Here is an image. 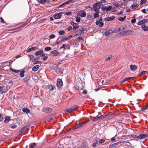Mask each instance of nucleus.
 <instances>
[{
  "label": "nucleus",
  "instance_id": "1",
  "mask_svg": "<svg viewBox=\"0 0 148 148\" xmlns=\"http://www.w3.org/2000/svg\"><path fill=\"white\" fill-rule=\"evenodd\" d=\"M114 28L108 29L104 32V34L107 36H109L110 35L114 32Z\"/></svg>",
  "mask_w": 148,
  "mask_h": 148
},
{
  "label": "nucleus",
  "instance_id": "2",
  "mask_svg": "<svg viewBox=\"0 0 148 148\" xmlns=\"http://www.w3.org/2000/svg\"><path fill=\"white\" fill-rule=\"evenodd\" d=\"M71 38H58L56 41V44L58 45L61 42H64L66 40H70Z\"/></svg>",
  "mask_w": 148,
  "mask_h": 148
},
{
  "label": "nucleus",
  "instance_id": "3",
  "mask_svg": "<svg viewBox=\"0 0 148 148\" xmlns=\"http://www.w3.org/2000/svg\"><path fill=\"white\" fill-rule=\"evenodd\" d=\"M101 5L100 3H98V2L95 3L93 5V8L95 12H99L98 10L100 7Z\"/></svg>",
  "mask_w": 148,
  "mask_h": 148
},
{
  "label": "nucleus",
  "instance_id": "4",
  "mask_svg": "<svg viewBox=\"0 0 148 148\" xmlns=\"http://www.w3.org/2000/svg\"><path fill=\"white\" fill-rule=\"evenodd\" d=\"M42 110L46 113H49L52 112V109L49 107H45L43 108Z\"/></svg>",
  "mask_w": 148,
  "mask_h": 148
},
{
  "label": "nucleus",
  "instance_id": "5",
  "mask_svg": "<svg viewBox=\"0 0 148 148\" xmlns=\"http://www.w3.org/2000/svg\"><path fill=\"white\" fill-rule=\"evenodd\" d=\"M9 88H8L7 86H2L1 90H0L1 93L3 94V93L6 92L9 89Z\"/></svg>",
  "mask_w": 148,
  "mask_h": 148
},
{
  "label": "nucleus",
  "instance_id": "6",
  "mask_svg": "<svg viewBox=\"0 0 148 148\" xmlns=\"http://www.w3.org/2000/svg\"><path fill=\"white\" fill-rule=\"evenodd\" d=\"M132 31L130 30H125L120 32V34L123 36H126L130 34Z\"/></svg>",
  "mask_w": 148,
  "mask_h": 148
},
{
  "label": "nucleus",
  "instance_id": "7",
  "mask_svg": "<svg viewBox=\"0 0 148 148\" xmlns=\"http://www.w3.org/2000/svg\"><path fill=\"white\" fill-rule=\"evenodd\" d=\"M63 13L62 12H60L56 13L53 15L54 18L55 19H59L60 18L61 16V14Z\"/></svg>",
  "mask_w": 148,
  "mask_h": 148
},
{
  "label": "nucleus",
  "instance_id": "8",
  "mask_svg": "<svg viewBox=\"0 0 148 148\" xmlns=\"http://www.w3.org/2000/svg\"><path fill=\"white\" fill-rule=\"evenodd\" d=\"M56 85L58 87H61L63 84V82L62 80L60 78H58L57 81Z\"/></svg>",
  "mask_w": 148,
  "mask_h": 148
},
{
  "label": "nucleus",
  "instance_id": "9",
  "mask_svg": "<svg viewBox=\"0 0 148 148\" xmlns=\"http://www.w3.org/2000/svg\"><path fill=\"white\" fill-rule=\"evenodd\" d=\"M148 135L147 134H141L138 136V140L139 139H143L145 138Z\"/></svg>",
  "mask_w": 148,
  "mask_h": 148
},
{
  "label": "nucleus",
  "instance_id": "10",
  "mask_svg": "<svg viewBox=\"0 0 148 148\" xmlns=\"http://www.w3.org/2000/svg\"><path fill=\"white\" fill-rule=\"evenodd\" d=\"M123 141H120L117 143H114L110 146V148H116V146L120 144L123 143Z\"/></svg>",
  "mask_w": 148,
  "mask_h": 148
},
{
  "label": "nucleus",
  "instance_id": "11",
  "mask_svg": "<svg viewBox=\"0 0 148 148\" xmlns=\"http://www.w3.org/2000/svg\"><path fill=\"white\" fill-rule=\"evenodd\" d=\"M78 33L80 35H81L84 33H86V30L84 28H82L78 31Z\"/></svg>",
  "mask_w": 148,
  "mask_h": 148
},
{
  "label": "nucleus",
  "instance_id": "12",
  "mask_svg": "<svg viewBox=\"0 0 148 148\" xmlns=\"http://www.w3.org/2000/svg\"><path fill=\"white\" fill-rule=\"evenodd\" d=\"M54 70L58 74H61L63 73L62 71H61L60 68L57 67H55Z\"/></svg>",
  "mask_w": 148,
  "mask_h": 148
},
{
  "label": "nucleus",
  "instance_id": "13",
  "mask_svg": "<svg viewBox=\"0 0 148 148\" xmlns=\"http://www.w3.org/2000/svg\"><path fill=\"white\" fill-rule=\"evenodd\" d=\"M115 17L114 16L108 17L105 18V20L107 21H112L114 20Z\"/></svg>",
  "mask_w": 148,
  "mask_h": 148
},
{
  "label": "nucleus",
  "instance_id": "14",
  "mask_svg": "<svg viewBox=\"0 0 148 148\" xmlns=\"http://www.w3.org/2000/svg\"><path fill=\"white\" fill-rule=\"evenodd\" d=\"M48 88L50 91H53L56 89L55 86L52 85H49L48 86Z\"/></svg>",
  "mask_w": 148,
  "mask_h": 148
},
{
  "label": "nucleus",
  "instance_id": "15",
  "mask_svg": "<svg viewBox=\"0 0 148 148\" xmlns=\"http://www.w3.org/2000/svg\"><path fill=\"white\" fill-rule=\"evenodd\" d=\"M137 66L136 65H131L130 66L131 70L133 71H135L137 69Z\"/></svg>",
  "mask_w": 148,
  "mask_h": 148
},
{
  "label": "nucleus",
  "instance_id": "16",
  "mask_svg": "<svg viewBox=\"0 0 148 148\" xmlns=\"http://www.w3.org/2000/svg\"><path fill=\"white\" fill-rule=\"evenodd\" d=\"M96 24L97 25H98L99 24V27H102L103 26L104 23L102 22H99V21H98L97 20L96 22Z\"/></svg>",
  "mask_w": 148,
  "mask_h": 148
},
{
  "label": "nucleus",
  "instance_id": "17",
  "mask_svg": "<svg viewBox=\"0 0 148 148\" xmlns=\"http://www.w3.org/2000/svg\"><path fill=\"white\" fill-rule=\"evenodd\" d=\"M81 146L82 147H86L88 146V144L85 141H83L81 143Z\"/></svg>",
  "mask_w": 148,
  "mask_h": 148
},
{
  "label": "nucleus",
  "instance_id": "18",
  "mask_svg": "<svg viewBox=\"0 0 148 148\" xmlns=\"http://www.w3.org/2000/svg\"><path fill=\"white\" fill-rule=\"evenodd\" d=\"M22 110L23 112L26 113H29L30 112V110L29 109L27 108H23Z\"/></svg>",
  "mask_w": 148,
  "mask_h": 148
},
{
  "label": "nucleus",
  "instance_id": "19",
  "mask_svg": "<svg viewBox=\"0 0 148 148\" xmlns=\"http://www.w3.org/2000/svg\"><path fill=\"white\" fill-rule=\"evenodd\" d=\"M10 120V117L9 116H6L4 122L5 123H7Z\"/></svg>",
  "mask_w": 148,
  "mask_h": 148
},
{
  "label": "nucleus",
  "instance_id": "20",
  "mask_svg": "<svg viewBox=\"0 0 148 148\" xmlns=\"http://www.w3.org/2000/svg\"><path fill=\"white\" fill-rule=\"evenodd\" d=\"M37 47L35 46L33 47H32L31 48L29 49L27 51V52H29L31 51L37 49Z\"/></svg>",
  "mask_w": 148,
  "mask_h": 148
},
{
  "label": "nucleus",
  "instance_id": "21",
  "mask_svg": "<svg viewBox=\"0 0 148 148\" xmlns=\"http://www.w3.org/2000/svg\"><path fill=\"white\" fill-rule=\"evenodd\" d=\"M39 68V66L38 65H36L34 66L32 69L33 71L35 72Z\"/></svg>",
  "mask_w": 148,
  "mask_h": 148
},
{
  "label": "nucleus",
  "instance_id": "22",
  "mask_svg": "<svg viewBox=\"0 0 148 148\" xmlns=\"http://www.w3.org/2000/svg\"><path fill=\"white\" fill-rule=\"evenodd\" d=\"M36 146V144L35 143H32L29 145V148H35Z\"/></svg>",
  "mask_w": 148,
  "mask_h": 148
},
{
  "label": "nucleus",
  "instance_id": "23",
  "mask_svg": "<svg viewBox=\"0 0 148 148\" xmlns=\"http://www.w3.org/2000/svg\"><path fill=\"white\" fill-rule=\"evenodd\" d=\"M87 122V121H85L81 123H79V125H78V127H79V128L82 127L83 125H84Z\"/></svg>",
  "mask_w": 148,
  "mask_h": 148
},
{
  "label": "nucleus",
  "instance_id": "24",
  "mask_svg": "<svg viewBox=\"0 0 148 148\" xmlns=\"http://www.w3.org/2000/svg\"><path fill=\"white\" fill-rule=\"evenodd\" d=\"M91 118H92L93 119L92 120L94 121H99V116H96L95 117H91Z\"/></svg>",
  "mask_w": 148,
  "mask_h": 148
},
{
  "label": "nucleus",
  "instance_id": "25",
  "mask_svg": "<svg viewBox=\"0 0 148 148\" xmlns=\"http://www.w3.org/2000/svg\"><path fill=\"white\" fill-rule=\"evenodd\" d=\"M114 57L112 55H110L109 56L108 58H106L105 59V60L106 61H108L110 60L113 59Z\"/></svg>",
  "mask_w": 148,
  "mask_h": 148
},
{
  "label": "nucleus",
  "instance_id": "26",
  "mask_svg": "<svg viewBox=\"0 0 148 148\" xmlns=\"http://www.w3.org/2000/svg\"><path fill=\"white\" fill-rule=\"evenodd\" d=\"M43 53V51L42 50H39L35 53V55L36 56H38L42 54Z\"/></svg>",
  "mask_w": 148,
  "mask_h": 148
},
{
  "label": "nucleus",
  "instance_id": "27",
  "mask_svg": "<svg viewBox=\"0 0 148 148\" xmlns=\"http://www.w3.org/2000/svg\"><path fill=\"white\" fill-rule=\"evenodd\" d=\"M30 75H27L23 79V80L24 81L27 82L30 79Z\"/></svg>",
  "mask_w": 148,
  "mask_h": 148
},
{
  "label": "nucleus",
  "instance_id": "28",
  "mask_svg": "<svg viewBox=\"0 0 148 148\" xmlns=\"http://www.w3.org/2000/svg\"><path fill=\"white\" fill-rule=\"evenodd\" d=\"M142 27L144 30L147 31L148 30V27L145 26L144 25H142Z\"/></svg>",
  "mask_w": 148,
  "mask_h": 148
},
{
  "label": "nucleus",
  "instance_id": "29",
  "mask_svg": "<svg viewBox=\"0 0 148 148\" xmlns=\"http://www.w3.org/2000/svg\"><path fill=\"white\" fill-rule=\"evenodd\" d=\"M138 5H139L138 4H137L136 3H135L134 4H132L131 6V7L133 9H136V8H138Z\"/></svg>",
  "mask_w": 148,
  "mask_h": 148
},
{
  "label": "nucleus",
  "instance_id": "30",
  "mask_svg": "<svg viewBox=\"0 0 148 148\" xmlns=\"http://www.w3.org/2000/svg\"><path fill=\"white\" fill-rule=\"evenodd\" d=\"M98 146V143H95L94 142L91 146V148H95L96 147Z\"/></svg>",
  "mask_w": 148,
  "mask_h": 148
},
{
  "label": "nucleus",
  "instance_id": "31",
  "mask_svg": "<svg viewBox=\"0 0 148 148\" xmlns=\"http://www.w3.org/2000/svg\"><path fill=\"white\" fill-rule=\"evenodd\" d=\"M37 1L38 2L42 4H44L46 3V0H37Z\"/></svg>",
  "mask_w": 148,
  "mask_h": 148
},
{
  "label": "nucleus",
  "instance_id": "32",
  "mask_svg": "<svg viewBox=\"0 0 148 148\" xmlns=\"http://www.w3.org/2000/svg\"><path fill=\"white\" fill-rule=\"evenodd\" d=\"M148 107V105L146 104L143 106L142 108H141V110L142 111L144 112L145 111V110L147 109V108Z\"/></svg>",
  "mask_w": 148,
  "mask_h": 148
},
{
  "label": "nucleus",
  "instance_id": "33",
  "mask_svg": "<svg viewBox=\"0 0 148 148\" xmlns=\"http://www.w3.org/2000/svg\"><path fill=\"white\" fill-rule=\"evenodd\" d=\"M78 106L77 105H75L71 106V108H72L73 111L76 110L78 108Z\"/></svg>",
  "mask_w": 148,
  "mask_h": 148
},
{
  "label": "nucleus",
  "instance_id": "34",
  "mask_svg": "<svg viewBox=\"0 0 148 148\" xmlns=\"http://www.w3.org/2000/svg\"><path fill=\"white\" fill-rule=\"evenodd\" d=\"M130 80V77H127L125 78L124 79L121 81V83H123L125 82L127 80Z\"/></svg>",
  "mask_w": 148,
  "mask_h": 148
},
{
  "label": "nucleus",
  "instance_id": "35",
  "mask_svg": "<svg viewBox=\"0 0 148 148\" xmlns=\"http://www.w3.org/2000/svg\"><path fill=\"white\" fill-rule=\"evenodd\" d=\"M25 72V71L24 70L21 71L20 73V76L21 77H23L24 76V73Z\"/></svg>",
  "mask_w": 148,
  "mask_h": 148
},
{
  "label": "nucleus",
  "instance_id": "36",
  "mask_svg": "<svg viewBox=\"0 0 148 148\" xmlns=\"http://www.w3.org/2000/svg\"><path fill=\"white\" fill-rule=\"evenodd\" d=\"M73 29L74 30H76L78 28V24L76 23V24H75V25H74V26H73Z\"/></svg>",
  "mask_w": 148,
  "mask_h": 148
},
{
  "label": "nucleus",
  "instance_id": "37",
  "mask_svg": "<svg viewBox=\"0 0 148 148\" xmlns=\"http://www.w3.org/2000/svg\"><path fill=\"white\" fill-rule=\"evenodd\" d=\"M148 73V72L147 71H143L139 74V76H140L142 75L147 74Z\"/></svg>",
  "mask_w": 148,
  "mask_h": 148
},
{
  "label": "nucleus",
  "instance_id": "38",
  "mask_svg": "<svg viewBox=\"0 0 148 148\" xmlns=\"http://www.w3.org/2000/svg\"><path fill=\"white\" fill-rule=\"evenodd\" d=\"M4 114L0 113V122L2 121L4 119Z\"/></svg>",
  "mask_w": 148,
  "mask_h": 148
},
{
  "label": "nucleus",
  "instance_id": "39",
  "mask_svg": "<svg viewBox=\"0 0 148 148\" xmlns=\"http://www.w3.org/2000/svg\"><path fill=\"white\" fill-rule=\"evenodd\" d=\"M81 20L80 18L78 16H76L75 18V21L77 23L79 22Z\"/></svg>",
  "mask_w": 148,
  "mask_h": 148
},
{
  "label": "nucleus",
  "instance_id": "40",
  "mask_svg": "<svg viewBox=\"0 0 148 148\" xmlns=\"http://www.w3.org/2000/svg\"><path fill=\"white\" fill-rule=\"evenodd\" d=\"M86 15V13L85 12H82L80 14V16L82 17H84Z\"/></svg>",
  "mask_w": 148,
  "mask_h": 148
},
{
  "label": "nucleus",
  "instance_id": "41",
  "mask_svg": "<svg viewBox=\"0 0 148 148\" xmlns=\"http://www.w3.org/2000/svg\"><path fill=\"white\" fill-rule=\"evenodd\" d=\"M141 21L143 23V25H144L145 23H146L148 21V19H144Z\"/></svg>",
  "mask_w": 148,
  "mask_h": 148
},
{
  "label": "nucleus",
  "instance_id": "42",
  "mask_svg": "<svg viewBox=\"0 0 148 148\" xmlns=\"http://www.w3.org/2000/svg\"><path fill=\"white\" fill-rule=\"evenodd\" d=\"M107 116H108V115H102L100 116H99V119H103L105 117H106Z\"/></svg>",
  "mask_w": 148,
  "mask_h": 148
},
{
  "label": "nucleus",
  "instance_id": "43",
  "mask_svg": "<svg viewBox=\"0 0 148 148\" xmlns=\"http://www.w3.org/2000/svg\"><path fill=\"white\" fill-rule=\"evenodd\" d=\"M73 111L71 108H68L66 110V112H68L71 113Z\"/></svg>",
  "mask_w": 148,
  "mask_h": 148
},
{
  "label": "nucleus",
  "instance_id": "44",
  "mask_svg": "<svg viewBox=\"0 0 148 148\" xmlns=\"http://www.w3.org/2000/svg\"><path fill=\"white\" fill-rule=\"evenodd\" d=\"M112 8V7L111 6H109L107 7L106 6V10L107 11H109L111 10Z\"/></svg>",
  "mask_w": 148,
  "mask_h": 148
},
{
  "label": "nucleus",
  "instance_id": "45",
  "mask_svg": "<svg viewBox=\"0 0 148 148\" xmlns=\"http://www.w3.org/2000/svg\"><path fill=\"white\" fill-rule=\"evenodd\" d=\"M99 15L98 12H97V13H94L93 15V16L94 18H96Z\"/></svg>",
  "mask_w": 148,
  "mask_h": 148
},
{
  "label": "nucleus",
  "instance_id": "46",
  "mask_svg": "<svg viewBox=\"0 0 148 148\" xmlns=\"http://www.w3.org/2000/svg\"><path fill=\"white\" fill-rule=\"evenodd\" d=\"M113 5L115 6V7H114L113 8H112V9H114L118 7L119 6V5L118 3H116L113 4Z\"/></svg>",
  "mask_w": 148,
  "mask_h": 148
},
{
  "label": "nucleus",
  "instance_id": "47",
  "mask_svg": "<svg viewBox=\"0 0 148 148\" xmlns=\"http://www.w3.org/2000/svg\"><path fill=\"white\" fill-rule=\"evenodd\" d=\"M64 32L63 30L60 31L59 32V35H62L63 34H64Z\"/></svg>",
  "mask_w": 148,
  "mask_h": 148
},
{
  "label": "nucleus",
  "instance_id": "48",
  "mask_svg": "<svg viewBox=\"0 0 148 148\" xmlns=\"http://www.w3.org/2000/svg\"><path fill=\"white\" fill-rule=\"evenodd\" d=\"M10 127L11 128L14 129L16 128L17 127V125H10Z\"/></svg>",
  "mask_w": 148,
  "mask_h": 148
},
{
  "label": "nucleus",
  "instance_id": "49",
  "mask_svg": "<svg viewBox=\"0 0 148 148\" xmlns=\"http://www.w3.org/2000/svg\"><path fill=\"white\" fill-rule=\"evenodd\" d=\"M105 141V140L103 139H101L100 140H99V143L100 144H102Z\"/></svg>",
  "mask_w": 148,
  "mask_h": 148
},
{
  "label": "nucleus",
  "instance_id": "50",
  "mask_svg": "<svg viewBox=\"0 0 148 148\" xmlns=\"http://www.w3.org/2000/svg\"><path fill=\"white\" fill-rule=\"evenodd\" d=\"M147 0H141L140 2V4L142 5L147 2Z\"/></svg>",
  "mask_w": 148,
  "mask_h": 148
},
{
  "label": "nucleus",
  "instance_id": "51",
  "mask_svg": "<svg viewBox=\"0 0 148 148\" xmlns=\"http://www.w3.org/2000/svg\"><path fill=\"white\" fill-rule=\"evenodd\" d=\"M51 53L52 54H54L55 55L57 54V52L56 50H54L51 52Z\"/></svg>",
  "mask_w": 148,
  "mask_h": 148
},
{
  "label": "nucleus",
  "instance_id": "52",
  "mask_svg": "<svg viewBox=\"0 0 148 148\" xmlns=\"http://www.w3.org/2000/svg\"><path fill=\"white\" fill-rule=\"evenodd\" d=\"M79 128L78 127V125L77 124L75 125L73 127V130H75L77 128Z\"/></svg>",
  "mask_w": 148,
  "mask_h": 148
},
{
  "label": "nucleus",
  "instance_id": "53",
  "mask_svg": "<svg viewBox=\"0 0 148 148\" xmlns=\"http://www.w3.org/2000/svg\"><path fill=\"white\" fill-rule=\"evenodd\" d=\"M118 20L121 21L123 22L124 21V20L123 19V17H120L118 18Z\"/></svg>",
  "mask_w": 148,
  "mask_h": 148
},
{
  "label": "nucleus",
  "instance_id": "54",
  "mask_svg": "<svg viewBox=\"0 0 148 148\" xmlns=\"http://www.w3.org/2000/svg\"><path fill=\"white\" fill-rule=\"evenodd\" d=\"M0 22L2 23H5V22L2 17H0Z\"/></svg>",
  "mask_w": 148,
  "mask_h": 148
},
{
  "label": "nucleus",
  "instance_id": "55",
  "mask_svg": "<svg viewBox=\"0 0 148 148\" xmlns=\"http://www.w3.org/2000/svg\"><path fill=\"white\" fill-rule=\"evenodd\" d=\"M132 137L133 138H135L136 139L138 140V136H137L135 135H131Z\"/></svg>",
  "mask_w": 148,
  "mask_h": 148
},
{
  "label": "nucleus",
  "instance_id": "56",
  "mask_svg": "<svg viewBox=\"0 0 148 148\" xmlns=\"http://www.w3.org/2000/svg\"><path fill=\"white\" fill-rule=\"evenodd\" d=\"M51 49V48L50 47H47L45 48V50L46 51H48L50 50Z\"/></svg>",
  "mask_w": 148,
  "mask_h": 148
},
{
  "label": "nucleus",
  "instance_id": "57",
  "mask_svg": "<svg viewBox=\"0 0 148 148\" xmlns=\"http://www.w3.org/2000/svg\"><path fill=\"white\" fill-rule=\"evenodd\" d=\"M23 131L24 130L22 128L18 132V135H20L21 134Z\"/></svg>",
  "mask_w": 148,
  "mask_h": 148
},
{
  "label": "nucleus",
  "instance_id": "58",
  "mask_svg": "<svg viewBox=\"0 0 148 148\" xmlns=\"http://www.w3.org/2000/svg\"><path fill=\"white\" fill-rule=\"evenodd\" d=\"M66 45L65 44H63L62 46L60 47V49L64 48V50H65Z\"/></svg>",
  "mask_w": 148,
  "mask_h": 148
},
{
  "label": "nucleus",
  "instance_id": "59",
  "mask_svg": "<svg viewBox=\"0 0 148 148\" xmlns=\"http://www.w3.org/2000/svg\"><path fill=\"white\" fill-rule=\"evenodd\" d=\"M70 48V45H69L67 44L66 45V47H65V49H69Z\"/></svg>",
  "mask_w": 148,
  "mask_h": 148
},
{
  "label": "nucleus",
  "instance_id": "60",
  "mask_svg": "<svg viewBox=\"0 0 148 148\" xmlns=\"http://www.w3.org/2000/svg\"><path fill=\"white\" fill-rule=\"evenodd\" d=\"M83 39V38H77L76 41L82 40Z\"/></svg>",
  "mask_w": 148,
  "mask_h": 148
},
{
  "label": "nucleus",
  "instance_id": "61",
  "mask_svg": "<svg viewBox=\"0 0 148 148\" xmlns=\"http://www.w3.org/2000/svg\"><path fill=\"white\" fill-rule=\"evenodd\" d=\"M136 20L135 19H133L131 20V22L132 23H135L136 22Z\"/></svg>",
  "mask_w": 148,
  "mask_h": 148
},
{
  "label": "nucleus",
  "instance_id": "62",
  "mask_svg": "<svg viewBox=\"0 0 148 148\" xmlns=\"http://www.w3.org/2000/svg\"><path fill=\"white\" fill-rule=\"evenodd\" d=\"M116 136H115L114 137H112L111 138L110 140L111 141L113 142L115 140V138L116 137Z\"/></svg>",
  "mask_w": 148,
  "mask_h": 148
},
{
  "label": "nucleus",
  "instance_id": "63",
  "mask_svg": "<svg viewBox=\"0 0 148 148\" xmlns=\"http://www.w3.org/2000/svg\"><path fill=\"white\" fill-rule=\"evenodd\" d=\"M41 63V62L40 61H36L34 63V64H40Z\"/></svg>",
  "mask_w": 148,
  "mask_h": 148
},
{
  "label": "nucleus",
  "instance_id": "64",
  "mask_svg": "<svg viewBox=\"0 0 148 148\" xmlns=\"http://www.w3.org/2000/svg\"><path fill=\"white\" fill-rule=\"evenodd\" d=\"M72 14V13L71 12H66L65 14L67 15H69L71 14Z\"/></svg>",
  "mask_w": 148,
  "mask_h": 148
}]
</instances>
